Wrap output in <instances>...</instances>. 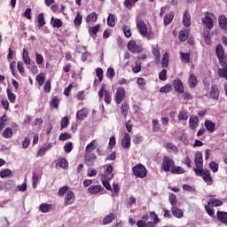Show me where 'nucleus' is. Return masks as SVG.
Returning a JSON list of instances; mask_svg holds the SVG:
<instances>
[{"label": "nucleus", "instance_id": "obj_1", "mask_svg": "<svg viewBox=\"0 0 227 227\" xmlns=\"http://www.w3.org/2000/svg\"><path fill=\"white\" fill-rule=\"evenodd\" d=\"M194 163L196 168L193 169L196 175H201V169H203V154L200 152L195 153Z\"/></svg>", "mask_w": 227, "mask_h": 227}, {"label": "nucleus", "instance_id": "obj_2", "mask_svg": "<svg viewBox=\"0 0 227 227\" xmlns=\"http://www.w3.org/2000/svg\"><path fill=\"white\" fill-rule=\"evenodd\" d=\"M132 172L137 178H145V176H146L147 170L142 164H137L133 167Z\"/></svg>", "mask_w": 227, "mask_h": 227}, {"label": "nucleus", "instance_id": "obj_3", "mask_svg": "<svg viewBox=\"0 0 227 227\" xmlns=\"http://www.w3.org/2000/svg\"><path fill=\"white\" fill-rule=\"evenodd\" d=\"M214 20H215V16L212 13H206L204 18H202V23L206 26L207 29H212L214 27Z\"/></svg>", "mask_w": 227, "mask_h": 227}, {"label": "nucleus", "instance_id": "obj_4", "mask_svg": "<svg viewBox=\"0 0 227 227\" xmlns=\"http://www.w3.org/2000/svg\"><path fill=\"white\" fill-rule=\"evenodd\" d=\"M175 166V161L171 160V158L165 156L163 158V161L161 164V169L162 171H165V173H168L171 170V168Z\"/></svg>", "mask_w": 227, "mask_h": 227}, {"label": "nucleus", "instance_id": "obj_5", "mask_svg": "<svg viewBox=\"0 0 227 227\" xmlns=\"http://www.w3.org/2000/svg\"><path fill=\"white\" fill-rule=\"evenodd\" d=\"M128 50L129 52H143V44L137 43L136 41H129L128 43Z\"/></svg>", "mask_w": 227, "mask_h": 227}, {"label": "nucleus", "instance_id": "obj_6", "mask_svg": "<svg viewBox=\"0 0 227 227\" xmlns=\"http://www.w3.org/2000/svg\"><path fill=\"white\" fill-rule=\"evenodd\" d=\"M137 29L141 36H143L144 38H146V36H148V27L146 26V23H145V21H137Z\"/></svg>", "mask_w": 227, "mask_h": 227}, {"label": "nucleus", "instance_id": "obj_7", "mask_svg": "<svg viewBox=\"0 0 227 227\" xmlns=\"http://www.w3.org/2000/svg\"><path fill=\"white\" fill-rule=\"evenodd\" d=\"M199 171L200 175H197V176H202L204 182H206L207 185H212V176H210V170L200 168Z\"/></svg>", "mask_w": 227, "mask_h": 227}, {"label": "nucleus", "instance_id": "obj_8", "mask_svg": "<svg viewBox=\"0 0 227 227\" xmlns=\"http://www.w3.org/2000/svg\"><path fill=\"white\" fill-rule=\"evenodd\" d=\"M99 98L105 96L106 104H111V94L107 91V86L103 85L99 90Z\"/></svg>", "mask_w": 227, "mask_h": 227}, {"label": "nucleus", "instance_id": "obj_9", "mask_svg": "<svg viewBox=\"0 0 227 227\" xmlns=\"http://www.w3.org/2000/svg\"><path fill=\"white\" fill-rule=\"evenodd\" d=\"M105 172L101 175V178H106L107 180H113L114 176L113 175V165L107 164L104 166Z\"/></svg>", "mask_w": 227, "mask_h": 227}, {"label": "nucleus", "instance_id": "obj_10", "mask_svg": "<svg viewBox=\"0 0 227 227\" xmlns=\"http://www.w3.org/2000/svg\"><path fill=\"white\" fill-rule=\"evenodd\" d=\"M74 201H75V195L74 194V192L72 191L67 192L64 199L65 207H68V205H74Z\"/></svg>", "mask_w": 227, "mask_h": 227}, {"label": "nucleus", "instance_id": "obj_11", "mask_svg": "<svg viewBox=\"0 0 227 227\" xmlns=\"http://www.w3.org/2000/svg\"><path fill=\"white\" fill-rule=\"evenodd\" d=\"M125 89L123 88H118L115 92V102L116 104H121L125 98Z\"/></svg>", "mask_w": 227, "mask_h": 227}, {"label": "nucleus", "instance_id": "obj_12", "mask_svg": "<svg viewBox=\"0 0 227 227\" xmlns=\"http://www.w3.org/2000/svg\"><path fill=\"white\" fill-rule=\"evenodd\" d=\"M95 160H97V154L92 153H85L84 161L87 164V166H93Z\"/></svg>", "mask_w": 227, "mask_h": 227}, {"label": "nucleus", "instance_id": "obj_13", "mask_svg": "<svg viewBox=\"0 0 227 227\" xmlns=\"http://www.w3.org/2000/svg\"><path fill=\"white\" fill-rule=\"evenodd\" d=\"M152 52L154 56V63L159 65V63H160V51L159 50V46L153 45L152 47Z\"/></svg>", "mask_w": 227, "mask_h": 227}, {"label": "nucleus", "instance_id": "obj_14", "mask_svg": "<svg viewBox=\"0 0 227 227\" xmlns=\"http://www.w3.org/2000/svg\"><path fill=\"white\" fill-rule=\"evenodd\" d=\"M102 191H104V187L100 184L90 185L88 188V192L90 194H98V192H102Z\"/></svg>", "mask_w": 227, "mask_h": 227}, {"label": "nucleus", "instance_id": "obj_15", "mask_svg": "<svg viewBox=\"0 0 227 227\" xmlns=\"http://www.w3.org/2000/svg\"><path fill=\"white\" fill-rule=\"evenodd\" d=\"M200 125V120L197 116H191L189 119V127L192 130H196Z\"/></svg>", "mask_w": 227, "mask_h": 227}, {"label": "nucleus", "instance_id": "obj_16", "mask_svg": "<svg viewBox=\"0 0 227 227\" xmlns=\"http://www.w3.org/2000/svg\"><path fill=\"white\" fill-rule=\"evenodd\" d=\"M220 65L223 67L222 69L218 70V75L225 79L227 76V63L226 60H220Z\"/></svg>", "mask_w": 227, "mask_h": 227}, {"label": "nucleus", "instance_id": "obj_17", "mask_svg": "<svg viewBox=\"0 0 227 227\" xmlns=\"http://www.w3.org/2000/svg\"><path fill=\"white\" fill-rule=\"evenodd\" d=\"M216 54H217V58L221 63V61H226V59L224 58H226V56L224 55V49H223V45L218 44L216 46Z\"/></svg>", "mask_w": 227, "mask_h": 227}, {"label": "nucleus", "instance_id": "obj_18", "mask_svg": "<svg viewBox=\"0 0 227 227\" xmlns=\"http://www.w3.org/2000/svg\"><path fill=\"white\" fill-rule=\"evenodd\" d=\"M115 219H116V215L114 213H110L104 217L102 224L104 226L107 224H111V223L114 222Z\"/></svg>", "mask_w": 227, "mask_h": 227}, {"label": "nucleus", "instance_id": "obj_19", "mask_svg": "<svg viewBox=\"0 0 227 227\" xmlns=\"http://www.w3.org/2000/svg\"><path fill=\"white\" fill-rule=\"evenodd\" d=\"M171 210L174 217H176L177 219H182V217H184V211L182 209L174 206L172 207Z\"/></svg>", "mask_w": 227, "mask_h": 227}, {"label": "nucleus", "instance_id": "obj_20", "mask_svg": "<svg viewBox=\"0 0 227 227\" xmlns=\"http://www.w3.org/2000/svg\"><path fill=\"white\" fill-rule=\"evenodd\" d=\"M174 90L177 91V93H184V82H182L180 80H175L174 81Z\"/></svg>", "mask_w": 227, "mask_h": 227}, {"label": "nucleus", "instance_id": "obj_21", "mask_svg": "<svg viewBox=\"0 0 227 227\" xmlns=\"http://www.w3.org/2000/svg\"><path fill=\"white\" fill-rule=\"evenodd\" d=\"M210 97L214 98V100H217L219 98V88L217 85H212L210 90Z\"/></svg>", "mask_w": 227, "mask_h": 227}, {"label": "nucleus", "instance_id": "obj_22", "mask_svg": "<svg viewBox=\"0 0 227 227\" xmlns=\"http://www.w3.org/2000/svg\"><path fill=\"white\" fill-rule=\"evenodd\" d=\"M88 117V110L83 108L76 113V120L82 121L85 118Z\"/></svg>", "mask_w": 227, "mask_h": 227}, {"label": "nucleus", "instance_id": "obj_23", "mask_svg": "<svg viewBox=\"0 0 227 227\" xmlns=\"http://www.w3.org/2000/svg\"><path fill=\"white\" fill-rule=\"evenodd\" d=\"M188 84L190 88H196L198 86V78L194 74H190L188 78Z\"/></svg>", "mask_w": 227, "mask_h": 227}, {"label": "nucleus", "instance_id": "obj_24", "mask_svg": "<svg viewBox=\"0 0 227 227\" xmlns=\"http://www.w3.org/2000/svg\"><path fill=\"white\" fill-rule=\"evenodd\" d=\"M183 24L185 27H189V26H191V14H189V12L187 11H185L183 15Z\"/></svg>", "mask_w": 227, "mask_h": 227}, {"label": "nucleus", "instance_id": "obj_25", "mask_svg": "<svg viewBox=\"0 0 227 227\" xmlns=\"http://www.w3.org/2000/svg\"><path fill=\"white\" fill-rule=\"evenodd\" d=\"M168 65H169V53L165 52L161 58V67L162 68H168Z\"/></svg>", "mask_w": 227, "mask_h": 227}, {"label": "nucleus", "instance_id": "obj_26", "mask_svg": "<svg viewBox=\"0 0 227 227\" xmlns=\"http://www.w3.org/2000/svg\"><path fill=\"white\" fill-rule=\"evenodd\" d=\"M39 210L43 214H47V212H51V210H52V206L51 204L43 203L40 205Z\"/></svg>", "mask_w": 227, "mask_h": 227}, {"label": "nucleus", "instance_id": "obj_27", "mask_svg": "<svg viewBox=\"0 0 227 227\" xmlns=\"http://www.w3.org/2000/svg\"><path fill=\"white\" fill-rule=\"evenodd\" d=\"M204 125L208 132L215 131V123L212 121H205Z\"/></svg>", "mask_w": 227, "mask_h": 227}, {"label": "nucleus", "instance_id": "obj_28", "mask_svg": "<svg viewBox=\"0 0 227 227\" xmlns=\"http://www.w3.org/2000/svg\"><path fill=\"white\" fill-rule=\"evenodd\" d=\"M42 178V174H38L36 172L33 173V187L34 189H36V187H38V182H40V179Z\"/></svg>", "mask_w": 227, "mask_h": 227}, {"label": "nucleus", "instance_id": "obj_29", "mask_svg": "<svg viewBox=\"0 0 227 227\" xmlns=\"http://www.w3.org/2000/svg\"><path fill=\"white\" fill-rule=\"evenodd\" d=\"M121 145L123 148H130V135L126 133L122 138Z\"/></svg>", "mask_w": 227, "mask_h": 227}, {"label": "nucleus", "instance_id": "obj_30", "mask_svg": "<svg viewBox=\"0 0 227 227\" xmlns=\"http://www.w3.org/2000/svg\"><path fill=\"white\" fill-rule=\"evenodd\" d=\"M219 26L222 29H227V18L224 15H222L218 19Z\"/></svg>", "mask_w": 227, "mask_h": 227}, {"label": "nucleus", "instance_id": "obj_31", "mask_svg": "<svg viewBox=\"0 0 227 227\" xmlns=\"http://www.w3.org/2000/svg\"><path fill=\"white\" fill-rule=\"evenodd\" d=\"M217 219L221 221L223 224L227 225V213L220 211L217 213Z\"/></svg>", "mask_w": 227, "mask_h": 227}, {"label": "nucleus", "instance_id": "obj_32", "mask_svg": "<svg viewBox=\"0 0 227 227\" xmlns=\"http://www.w3.org/2000/svg\"><path fill=\"white\" fill-rule=\"evenodd\" d=\"M2 136L4 139H11V137H13V129L12 128H6Z\"/></svg>", "mask_w": 227, "mask_h": 227}, {"label": "nucleus", "instance_id": "obj_33", "mask_svg": "<svg viewBox=\"0 0 227 227\" xmlns=\"http://www.w3.org/2000/svg\"><path fill=\"white\" fill-rule=\"evenodd\" d=\"M174 18H175V14L173 12H169V13L166 14L164 17L165 26H168V24H171V22H173Z\"/></svg>", "mask_w": 227, "mask_h": 227}, {"label": "nucleus", "instance_id": "obj_34", "mask_svg": "<svg viewBox=\"0 0 227 227\" xmlns=\"http://www.w3.org/2000/svg\"><path fill=\"white\" fill-rule=\"evenodd\" d=\"M95 148H97V141L93 140L86 146L85 153H91Z\"/></svg>", "mask_w": 227, "mask_h": 227}, {"label": "nucleus", "instance_id": "obj_35", "mask_svg": "<svg viewBox=\"0 0 227 227\" xmlns=\"http://www.w3.org/2000/svg\"><path fill=\"white\" fill-rule=\"evenodd\" d=\"M210 207H221L223 205V201L218 199L213 198L211 199L208 203Z\"/></svg>", "mask_w": 227, "mask_h": 227}, {"label": "nucleus", "instance_id": "obj_36", "mask_svg": "<svg viewBox=\"0 0 227 227\" xmlns=\"http://www.w3.org/2000/svg\"><path fill=\"white\" fill-rule=\"evenodd\" d=\"M98 19V15H97V12H92L89 14L86 18V22H97V20Z\"/></svg>", "mask_w": 227, "mask_h": 227}, {"label": "nucleus", "instance_id": "obj_37", "mask_svg": "<svg viewBox=\"0 0 227 227\" xmlns=\"http://www.w3.org/2000/svg\"><path fill=\"white\" fill-rule=\"evenodd\" d=\"M189 38V31L182 30L179 32V40L180 42H185Z\"/></svg>", "mask_w": 227, "mask_h": 227}, {"label": "nucleus", "instance_id": "obj_38", "mask_svg": "<svg viewBox=\"0 0 227 227\" xmlns=\"http://www.w3.org/2000/svg\"><path fill=\"white\" fill-rule=\"evenodd\" d=\"M179 121H186L188 120L189 115H187V112L181 110L177 115Z\"/></svg>", "mask_w": 227, "mask_h": 227}, {"label": "nucleus", "instance_id": "obj_39", "mask_svg": "<svg viewBox=\"0 0 227 227\" xmlns=\"http://www.w3.org/2000/svg\"><path fill=\"white\" fill-rule=\"evenodd\" d=\"M107 24L108 26H110V27H114V26L116 25V20L114 18V15L111 13L108 15Z\"/></svg>", "mask_w": 227, "mask_h": 227}, {"label": "nucleus", "instance_id": "obj_40", "mask_svg": "<svg viewBox=\"0 0 227 227\" xmlns=\"http://www.w3.org/2000/svg\"><path fill=\"white\" fill-rule=\"evenodd\" d=\"M35 81L38 82L39 86H43V82H45V74H39L36 76Z\"/></svg>", "mask_w": 227, "mask_h": 227}, {"label": "nucleus", "instance_id": "obj_41", "mask_svg": "<svg viewBox=\"0 0 227 227\" xmlns=\"http://www.w3.org/2000/svg\"><path fill=\"white\" fill-rule=\"evenodd\" d=\"M171 173L176 174V175H182L184 174V168L176 166L175 165L171 168Z\"/></svg>", "mask_w": 227, "mask_h": 227}, {"label": "nucleus", "instance_id": "obj_42", "mask_svg": "<svg viewBox=\"0 0 227 227\" xmlns=\"http://www.w3.org/2000/svg\"><path fill=\"white\" fill-rule=\"evenodd\" d=\"M171 91H173V87L171 84H166L160 89V93H169Z\"/></svg>", "mask_w": 227, "mask_h": 227}, {"label": "nucleus", "instance_id": "obj_43", "mask_svg": "<svg viewBox=\"0 0 227 227\" xmlns=\"http://www.w3.org/2000/svg\"><path fill=\"white\" fill-rule=\"evenodd\" d=\"M137 3V0H125L124 5L128 10H132V6H134Z\"/></svg>", "mask_w": 227, "mask_h": 227}, {"label": "nucleus", "instance_id": "obj_44", "mask_svg": "<svg viewBox=\"0 0 227 227\" xmlns=\"http://www.w3.org/2000/svg\"><path fill=\"white\" fill-rule=\"evenodd\" d=\"M51 23L53 27L59 28L61 26H63V22L59 19L54 20V17H51Z\"/></svg>", "mask_w": 227, "mask_h": 227}, {"label": "nucleus", "instance_id": "obj_45", "mask_svg": "<svg viewBox=\"0 0 227 227\" xmlns=\"http://www.w3.org/2000/svg\"><path fill=\"white\" fill-rule=\"evenodd\" d=\"M180 55H181L182 61L184 63H190V61H191V54L180 52Z\"/></svg>", "mask_w": 227, "mask_h": 227}, {"label": "nucleus", "instance_id": "obj_46", "mask_svg": "<svg viewBox=\"0 0 227 227\" xmlns=\"http://www.w3.org/2000/svg\"><path fill=\"white\" fill-rule=\"evenodd\" d=\"M7 121H8V117L6 115H3L0 118V131L6 127Z\"/></svg>", "mask_w": 227, "mask_h": 227}, {"label": "nucleus", "instance_id": "obj_47", "mask_svg": "<svg viewBox=\"0 0 227 227\" xmlns=\"http://www.w3.org/2000/svg\"><path fill=\"white\" fill-rule=\"evenodd\" d=\"M101 182H102V184L104 185V187L106 188L107 191L113 190L111 188V184H109V179H107L106 177H101Z\"/></svg>", "mask_w": 227, "mask_h": 227}, {"label": "nucleus", "instance_id": "obj_48", "mask_svg": "<svg viewBox=\"0 0 227 227\" xmlns=\"http://www.w3.org/2000/svg\"><path fill=\"white\" fill-rule=\"evenodd\" d=\"M7 97L12 104H15L16 97L13 92L10 89H7Z\"/></svg>", "mask_w": 227, "mask_h": 227}, {"label": "nucleus", "instance_id": "obj_49", "mask_svg": "<svg viewBox=\"0 0 227 227\" xmlns=\"http://www.w3.org/2000/svg\"><path fill=\"white\" fill-rule=\"evenodd\" d=\"M96 75L99 80V82H102L103 79H104V70H102V68L98 67L96 69Z\"/></svg>", "mask_w": 227, "mask_h": 227}, {"label": "nucleus", "instance_id": "obj_50", "mask_svg": "<svg viewBox=\"0 0 227 227\" xmlns=\"http://www.w3.org/2000/svg\"><path fill=\"white\" fill-rule=\"evenodd\" d=\"M74 22V26H81V24H82V15H81V13L77 12Z\"/></svg>", "mask_w": 227, "mask_h": 227}, {"label": "nucleus", "instance_id": "obj_51", "mask_svg": "<svg viewBox=\"0 0 227 227\" xmlns=\"http://www.w3.org/2000/svg\"><path fill=\"white\" fill-rule=\"evenodd\" d=\"M58 164H59V168H68V161L67 160V159H64V158L59 159L58 160Z\"/></svg>", "mask_w": 227, "mask_h": 227}, {"label": "nucleus", "instance_id": "obj_52", "mask_svg": "<svg viewBox=\"0 0 227 227\" xmlns=\"http://www.w3.org/2000/svg\"><path fill=\"white\" fill-rule=\"evenodd\" d=\"M209 168L213 171V173H217V171H219V164L215 161L209 163Z\"/></svg>", "mask_w": 227, "mask_h": 227}, {"label": "nucleus", "instance_id": "obj_53", "mask_svg": "<svg viewBox=\"0 0 227 227\" xmlns=\"http://www.w3.org/2000/svg\"><path fill=\"white\" fill-rule=\"evenodd\" d=\"M12 176V170L10 169H4L0 172V177L1 178H6L8 176Z\"/></svg>", "mask_w": 227, "mask_h": 227}, {"label": "nucleus", "instance_id": "obj_54", "mask_svg": "<svg viewBox=\"0 0 227 227\" xmlns=\"http://www.w3.org/2000/svg\"><path fill=\"white\" fill-rule=\"evenodd\" d=\"M64 150L67 153H70L72 150H74V144L72 142H68L64 145Z\"/></svg>", "mask_w": 227, "mask_h": 227}, {"label": "nucleus", "instance_id": "obj_55", "mask_svg": "<svg viewBox=\"0 0 227 227\" xmlns=\"http://www.w3.org/2000/svg\"><path fill=\"white\" fill-rule=\"evenodd\" d=\"M122 29L126 38H130V36H132V32L130 31V28L129 27L124 25L122 27Z\"/></svg>", "mask_w": 227, "mask_h": 227}, {"label": "nucleus", "instance_id": "obj_56", "mask_svg": "<svg viewBox=\"0 0 227 227\" xmlns=\"http://www.w3.org/2000/svg\"><path fill=\"white\" fill-rule=\"evenodd\" d=\"M35 61L37 65H43V55L36 52L35 53Z\"/></svg>", "mask_w": 227, "mask_h": 227}, {"label": "nucleus", "instance_id": "obj_57", "mask_svg": "<svg viewBox=\"0 0 227 227\" xmlns=\"http://www.w3.org/2000/svg\"><path fill=\"white\" fill-rule=\"evenodd\" d=\"M70 123V121H68V117H64L61 120V129H67V127H68V124Z\"/></svg>", "mask_w": 227, "mask_h": 227}, {"label": "nucleus", "instance_id": "obj_58", "mask_svg": "<svg viewBox=\"0 0 227 227\" xmlns=\"http://www.w3.org/2000/svg\"><path fill=\"white\" fill-rule=\"evenodd\" d=\"M168 70L163 69L160 74H159V79L160 81H166V79H168Z\"/></svg>", "mask_w": 227, "mask_h": 227}, {"label": "nucleus", "instance_id": "obj_59", "mask_svg": "<svg viewBox=\"0 0 227 227\" xmlns=\"http://www.w3.org/2000/svg\"><path fill=\"white\" fill-rule=\"evenodd\" d=\"M67 139H72V135L69 133H61L59 136V140L67 141Z\"/></svg>", "mask_w": 227, "mask_h": 227}, {"label": "nucleus", "instance_id": "obj_60", "mask_svg": "<svg viewBox=\"0 0 227 227\" xmlns=\"http://www.w3.org/2000/svg\"><path fill=\"white\" fill-rule=\"evenodd\" d=\"M166 148L169 152H176L178 150L176 145H175L174 144H171V143L167 144Z\"/></svg>", "mask_w": 227, "mask_h": 227}, {"label": "nucleus", "instance_id": "obj_61", "mask_svg": "<svg viewBox=\"0 0 227 227\" xmlns=\"http://www.w3.org/2000/svg\"><path fill=\"white\" fill-rule=\"evenodd\" d=\"M114 75H115L114 68L109 67L107 69L106 77H108V79H113Z\"/></svg>", "mask_w": 227, "mask_h": 227}, {"label": "nucleus", "instance_id": "obj_62", "mask_svg": "<svg viewBox=\"0 0 227 227\" xmlns=\"http://www.w3.org/2000/svg\"><path fill=\"white\" fill-rule=\"evenodd\" d=\"M38 26L39 27L45 26V20H43V13H40L38 16Z\"/></svg>", "mask_w": 227, "mask_h": 227}, {"label": "nucleus", "instance_id": "obj_63", "mask_svg": "<svg viewBox=\"0 0 227 227\" xmlns=\"http://www.w3.org/2000/svg\"><path fill=\"white\" fill-rule=\"evenodd\" d=\"M68 192V186H63L59 190V196H65Z\"/></svg>", "mask_w": 227, "mask_h": 227}, {"label": "nucleus", "instance_id": "obj_64", "mask_svg": "<svg viewBox=\"0 0 227 227\" xmlns=\"http://www.w3.org/2000/svg\"><path fill=\"white\" fill-rule=\"evenodd\" d=\"M169 202L172 205V207H175L176 205V195L175 194H170L169 195Z\"/></svg>", "mask_w": 227, "mask_h": 227}]
</instances>
